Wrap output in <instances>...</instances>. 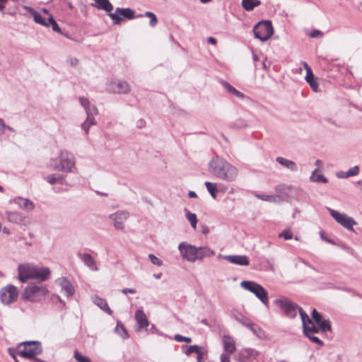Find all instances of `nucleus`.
Instances as JSON below:
<instances>
[{
    "label": "nucleus",
    "mask_w": 362,
    "mask_h": 362,
    "mask_svg": "<svg viewBox=\"0 0 362 362\" xmlns=\"http://www.w3.org/2000/svg\"><path fill=\"white\" fill-rule=\"evenodd\" d=\"M312 318L317 324L322 317V315L315 309H313L312 312Z\"/></svg>",
    "instance_id": "52"
},
{
    "label": "nucleus",
    "mask_w": 362,
    "mask_h": 362,
    "mask_svg": "<svg viewBox=\"0 0 362 362\" xmlns=\"http://www.w3.org/2000/svg\"><path fill=\"white\" fill-rule=\"evenodd\" d=\"M148 258L151 260V263L155 265L161 266L163 264V262L153 254H149Z\"/></svg>",
    "instance_id": "49"
},
{
    "label": "nucleus",
    "mask_w": 362,
    "mask_h": 362,
    "mask_svg": "<svg viewBox=\"0 0 362 362\" xmlns=\"http://www.w3.org/2000/svg\"><path fill=\"white\" fill-rule=\"evenodd\" d=\"M255 196L262 200L269 202L276 203L282 200L281 195H267L264 194H255Z\"/></svg>",
    "instance_id": "30"
},
{
    "label": "nucleus",
    "mask_w": 362,
    "mask_h": 362,
    "mask_svg": "<svg viewBox=\"0 0 362 362\" xmlns=\"http://www.w3.org/2000/svg\"><path fill=\"white\" fill-rule=\"evenodd\" d=\"M209 171L216 177L226 182L235 180L238 170L225 159L216 156L209 163Z\"/></svg>",
    "instance_id": "1"
},
{
    "label": "nucleus",
    "mask_w": 362,
    "mask_h": 362,
    "mask_svg": "<svg viewBox=\"0 0 362 362\" xmlns=\"http://www.w3.org/2000/svg\"><path fill=\"white\" fill-rule=\"evenodd\" d=\"M178 250L182 256L191 262H194L197 259H202L205 257H211L214 255V251L207 247H197L185 242L179 244Z\"/></svg>",
    "instance_id": "2"
},
{
    "label": "nucleus",
    "mask_w": 362,
    "mask_h": 362,
    "mask_svg": "<svg viewBox=\"0 0 362 362\" xmlns=\"http://www.w3.org/2000/svg\"><path fill=\"white\" fill-rule=\"evenodd\" d=\"M223 348L228 354H231L235 351V341L230 337L226 335L223 337Z\"/></svg>",
    "instance_id": "26"
},
{
    "label": "nucleus",
    "mask_w": 362,
    "mask_h": 362,
    "mask_svg": "<svg viewBox=\"0 0 362 362\" xmlns=\"http://www.w3.org/2000/svg\"><path fill=\"white\" fill-rule=\"evenodd\" d=\"M223 259L226 261L239 266H248L250 260L246 255H224Z\"/></svg>",
    "instance_id": "17"
},
{
    "label": "nucleus",
    "mask_w": 362,
    "mask_h": 362,
    "mask_svg": "<svg viewBox=\"0 0 362 362\" xmlns=\"http://www.w3.org/2000/svg\"><path fill=\"white\" fill-rule=\"evenodd\" d=\"M201 349V347L198 345H190L187 346L185 345L182 347V351L185 353L187 356L190 355L192 353H198L199 351Z\"/></svg>",
    "instance_id": "38"
},
{
    "label": "nucleus",
    "mask_w": 362,
    "mask_h": 362,
    "mask_svg": "<svg viewBox=\"0 0 362 362\" xmlns=\"http://www.w3.org/2000/svg\"><path fill=\"white\" fill-rule=\"evenodd\" d=\"M292 189H293V187L291 186H287L285 185H279L275 187L276 192H277L279 194H284V195H287L288 192L291 191ZM293 189L296 190L297 189L293 188Z\"/></svg>",
    "instance_id": "43"
},
{
    "label": "nucleus",
    "mask_w": 362,
    "mask_h": 362,
    "mask_svg": "<svg viewBox=\"0 0 362 362\" xmlns=\"http://www.w3.org/2000/svg\"><path fill=\"white\" fill-rule=\"evenodd\" d=\"M78 257L81 260L93 271H98V267L94 258L88 253H78Z\"/></svg>",
    "instance_id": "23"
},
{
    "label": "nucleus",
    "mask_w": 362,
    "mask_h": 362,
    "mask_svg": "<svg viewBox=\"0 0 362 362\" xmlns=\"http://www.w3.org/2000/svg\"><path fill=\"white\" fill-rule=\"evenodd\" d=\"M242 325L250 329L254 324L249 319L246 318Z\"/></svg>",
    "instance_id": "61"
},
{
    "label": "nucleus",
    "mask_w": 362,
    "mask_h": 362,
    "mask_svg": "<svg viewBox=\"0 0 362 362\" xmlns=\"http://www.w3.org/2000/svg\"><path fill=\"white\" fill-rule=\"evenodd\" d=\"M59 158L60 163L59 165H54L53 169L60 170L65 173L71 172L75 165V157L74 154L66 151H62Z\"/></svg>",
    "instance_id": "7"
},
{
    "label": "nucleus",
    "mask_w": 362,
    "mask_h": 362,
    "mask_svg": "<svg viewBox=\"0 0 362 362\" xmlns=\"http://www.w3.org/2000/svg\"><path fill=\"white\" fill-rule=\"evenodd\" d=\"M231 315L232 316L237 320L239 322H240L241 324L243 323V322H244L247 317H245V316L243 315L242 313H240V312H238V310H233L231 311Z\"/></svg>",
    "instance_id": "46"
},
{
    "label": "nucleus",
    "mask_w": 362,
    "mask_h": 362,
    "mask_svg": "<svg viewBox=\"0 0 362 362\" xmlns=\"http://www.w3.org/2000/svg\"><path fill=\"white\" fill-rule=\"evenodd\" d=\"M320 35H321V32L320 30H314L310 33V36L311 37H317Z\"/></svg>",
    "instance_id": "64"
},
{
    "label": "nucleus",
    "mask_w": 362,
    "mask_h": 362,
    "mask_svg": "<svg viewBox=\"0 0 362 362\" xmlns=\"http://www.w3.org/2000/svg\"><path fill=\"white\" fill-rule=\"evenodd\" d=\"M74 358L77 362H91L88 357L82 355L78 350L74 351Z\"/></svg>",
    "instance_id": "45"
},
{
    "label": "nucleus",
    "mask_w": 362,
    "mask_h": 362,
    "mask_svg": "<svg viewBox=\"0 0 362 362\" xmlns=\"http://www.w3.org/2000/svg\"><path fill=\"white\" fill-rule=\"evenodd\" d=\"M320 238L322 240H324L325 241H326V242H327V243H329L330 244H332V245L335 244L334 242L332 239H330V238H327V237H326L325 235V233H324L323 230H320Z\"/></svg>",
    "instance_id": "56"
},
{
    "label": "nucleus",
    "mask_w": 362,
    "mask_h": 362,
    "mask_svg": "<svg viewBox=\"0 0 362 362\" xmlns=\"http://www.w3.org/2000/svg\"><path fill=\"white\" fill-rule=\"evenodd\" d=\"M359 172L360 168L358 165H355L346 171L349 177L358 175Z\"/></svg>",
    "instance_id": "48"
},
{
    "label": "nucleus",
    "mask_w": 362,
    "mask_h": 362,
    "mask_svg": "<svg viewBox=\"0 0 362 362\" xmlns=\"http://www.w3.org/2000/svg\"><path fill=\"white\" fill-rule=\"evenodd\" d=\"M208 192L211 195V197L215 199L216 197V194L218 192L217 187L215 183L206 181L204 183Z\"/></svg>",
    "instance_id": "40"
},
{
    "label": "nucleus",
    "mask_w": 362,
    "mask_h": 362,
    "mask_svg": "<svg viewBox=\"0 0 362 362\" xmlns=\"http://www.w3.org/2000/svg\"><path fill=\"white\" fill-rule=\"evenodd\" d=\"M121 291L124 294H127V293L134 294L136 293V290L134 288H123L121 290Z\"/></svg>",
    "instance_id": "59"
},
{
    "label": "nucleus",
    "mask_w": 362,
    "mask_h": 362,
    "mask_svg": "<svg viewBox=\"0 0 362 362\" xmlns=\"http://www.w3.org/2000/svg\"><path fill=\"white\" fill-rule=\"evenodd\" d=\"M276 160L278 163H279L281 166L286 168L292 172H296L298 170L297 164L291 160L286 159L284 157H276Z\"/></svg>",
    "instance_id": "24"
},
{
    "label": "nucleus",
    "mask_w": 362,
    "mask_h": 362,
    "mask_svg": "<svg viewBox=\"0 0 362 362\" xmlns=\"http://www.w3.org/2000/svg\"><path fill=\"white\" fill-rule=\"evenodd\" d=\"M318 169H315L313 171L312 175L310 177V180L311 182H323L327 183L328 182V180L322 174L317 175Z\"/></svg>",
    "instance_id": "36"
},
{
    "label": "nucleus",
    "mask_w": 362,
    "mask_h": 362,
    "mask_svg": "<svg viewBox=\"0 0 362 362\" xmlns=\"http://www.w3.org/2000/svg\"><path fill=\"white\" fill-rule=\"evenodd\" d=\"M158 23V19L155 14H153V17L150 18L149 25L151 27H155Z\"/></svg>",
    "instance_id": "57"
},
{
    "label": "nucleus",
    "mask_w": 362,
    "mask_h": 362,
    "mask_svg": "<svg viewBox=\"0 0 362 362\" xmlns=\"http://www.w3.org/2000/svg\"><path fill=\"white\" fill-rule=\"evenodd\" d=\"M310 341L318 344L319 346H322L324 344L323 341L317 337H315L314 334L305 335Z\"/></svg>",
    "instance_id": "51"
},
{
    "label": "nucleus",
    "mask_w": 362,
    "mask_h": 362,
    "mask_svg": "<svg viewBox=\"0 0 362 362\" xmlns=\"http://www.w3.org/2000/svg\"><path fill=\"white\" fill-rule=\"evenodd\" d=\"M304 66L306 70V76H305V80L307 83L310 85V88L314 90L315 92L318 91V83L315 78V76L313 73V71L311 68L308 65L306 62H304Z\"/></svg>",
    "instance_id": "20"
},
{
    "label": "nucleus",
    "mask_w": 362,
    "mask_h": 362,
    "mask_svg": "<svg viewBox=\"0 0 362 362\" xmlns=\"http://www.w3.org/2000/svg\"><path fill=\"white\" fill-rule=\"evenodd\" d=\"M153 14H154V13L151 11H146L144 13V14H140L137 17L146 16V17H148V18H151L153 17Z\"/></svg>",
    "instance_id": "62"
},
{
    "label": "nucleus",
    "mask_w": 362,
    "mask_h": 362,
    "mask_svg": "<svg viewBox=\"0 0 362 362\" xmlns=\"http://www.w3.org/2000/svg\"><path fill=\"white\" fill-rule=\"evenodd\" d=\"M95 115H87L86 120L81 124V128L85 132L86 134L89 132L90 127L97 124L96 120L94 117Z\"/></svg>",
    "instance_id": "29"
},
{
    "label": "nucleus",
    "mask_w": 362,
    "mask_h": 362,
    "mask_svg": "<svg viewBox=\"0 0 362 362\" xmlns=\"http://www.w3.org/2000/svg\"><path fill=\"white\" fill-rule=\"evenodd\" d=\"M240 286L244 289L250 291L258 298L261 302L268 307L269 299L267 291L260 284L251 281H243L240 283Z\"/></svg>",
    "instance_id": "4"
},
{
    "label": "nucleus",
    "mask_w": 362,
    "mask_h": 362,
    "mask_svg": "<svg viewBox=\"0 0 362 362\" xmlns=\"http://www.w3.org/2000/svg\"><path fill=\"white\" fill-rule=\"evenodd\" d=\"M51 274V271L48 267H39L35 266V272L33 275V279H37L40 281L47 280Z\"/></svg>",
    "instance_id": "18"
},
{
    "label": "nucleus",
    "mask_w": 362,
    "mask_h": 362,
    "mask_svg": "<svg viewBox=\"0 0 362 362\" xmlns=\"http://www.w3.org/2000/svg\"><path fill=\"white\" fill-rule=\"evenodd\" d=\"M48 293L47 288L39 284H29L22 292L21 297L24 300L35 302Z\"/></svg>",
    "instance_id": "3"
},
{
    "label": "nucleus",
    "mask_w": 362,
    "mask_h": 362,
    "mask_svg": "<svg viewBox=\"0 0 362 362\" xmlns=\"http://www.w3.org/2000/svg\"><path fill=\"white\" fill-rule=\"evenodd\" d=\"M230 96L235 97L240 100H244L246 98V95L243 93L238 90L237 89H235V90L233 92V93Z\"/></svg>",
    "instance_id": "53"
},
{
    "label": "nucleus",
    "mask_w": 362,
    "mask_h": 362,
    "mask_svg": "<svg viewBox=\"0 0 362 362\" xmlns=\"http://www.w3.org/2000/svg\"><path fill=\"white\" fill-rule=\"evenodd\" d=\"M274 303L280 307L285 316L290 318H294L296 316L297 310L300 308L286 298L276 299Z\"/></svg>",
    "instance_id": "9"
},
{
    "label": "nucleus",
    "mask_w": 362,
    "mask_h": 362,
    "mask_svg": "<svg viewBox=\"0 0 362 362\" xmlns=\"http://www.w3.org/2000/svg\"><path fill=\"white\" fill-rule=\"evenodd\" d=\"M130 216L129 213L125 210H119L110 214L108 218L112 222L116 230H122L125 228V223Z\"/></svg>",
    "instance_id": "11"
},
{
    "label": "nucleus",
    "mask_w": 362,
    "mask_h": 362,
    "mask_svg": "<svg viewBox=\"0 0 362 362\" xmlns=\"http://www.w3.org/2000/svg\"><path fill=\"white\" fill-rule=\"evenodd\" d=\"M174 339H175V341H180V342H181V341H185L187 343L192 342V338L187 337H184V336H182L180 334H175L174 336Z\"/></svg>",
    "instance_id": "50"
},
{
    "label": "nucleus",
    "mask_w": 362,
    "mask_h": 362,
    "mask_svg": "<svg viewBox=\"0 0 362 362\" xmlns=\"http://www.w3.org/2000/svg\"><path fill=\"white\" fill-rule=\"evenodd\" d=\"M106 90L112 93L127 94L130 92L131 87L127 81L114 79L107 83Z\"/></svg>",
    "instance_id": "10"
},
{
    "label": "nucleus",
    "mask_w": 362,
    "mask_h": 362,
    "mask_svg": "<svg viewBox=\"0 0 362 362\" xmlns=\"http://www.w3.org/2000/svg\"><path fill=\"white\" fill-rule=\"evenodd\" d=\"M96 4H92L93 6H95L99 9L104 10L107 12H110L113 9L112 4L109 0H94Z\"/></svg>",
    "instance_id": "28"
},
{
    "label": "nucleus",
    "mask_w": 362,
    "mask_h": 362,
    "mask_svg": "<svg viewBox=\"0 0 362 362\" xmlns=\"http://www.w3.org/2000/svg\"><path fill=\"white\" fill-rule=\"evenodd\" d=\"M109 16L113 20L115 24H119L124 18L134 19L135 18V12L129 8H117L115 13H110Z\"/></svg>",
    "instance_id": "13"
},
{
    "label": "nucleus",
    "mask_w": 362,
    "mask_h": 362,
    "mask_svg": "<svg viewBox=\"0 0 362 362\" xmlns=\"http://www.w3.org/2000/svg\"><path fill=\"white\" fill-rule=\"evenodd\" d=\"M94 303L98 305L101 310L106 312L109 315H112V311L108 306L107 301L100 297L95 296L93 298Z\"/></svg>",
    "instance_id": "27"
},
{
    "label": "nucleus",
    "mask_w": 362,
    "mask_h": 362,
    "mask_svg": "<svg viewBox=\"0 0 362 362\" xmlns=\"http://www.w3.org/2000/svg\"><path fill=\"white\" fill-rule=\"evenodd\" d=\"M42 11L47 16H48V22H49L48 23L49 24V26L50 25L52 26V30L54 32H57V33H62L61 28H59V26L58 25L57 23L55 21V20L52 17V16L49 13L47 9H42Z\"/></svg>",
    "instance_id": "35"
},
{
    "label": "nucleus",
    "mask_w": 362,
    "mask_h": 362,
    "mask_svg": "<svg viewBox=\"0 0 362 362\" xmlns=\"http://www.w3.org/2000/svg\"><path fill=\"white\" fill-rule=\"evenodd\" d=\"M247 123L243 120H238L235 123L233 124V127L238 129L243 128L247 127Z\"/></svg>",
    "instance_id": "54"
},
{
    "label": "nucleus",
    "mask_w": 362,
    "mask_h": 362,
    "mask_svg": "<svg viewBox=\"0 0 362 362\" xmlns=\"http://www.w3.org/2000/svg\"><path fill=\"white\" fill-rule=\"evenodd\" d=\"M261 354L252 349H243L239 353L240 362H251L252 360H259Z\"/></svg>",
    "instance_id": "15"
},
{
    "label": "nucleus",
    "mask_w": 362,
    "mask_h": 362,
    "mask_svg": "<svg viewBox=\"0 0 362 362\" xmlns=\"http://www.w3.org/2000/svg\"><path fill=\"white\" fill-rule=\"evenodd\" d=\"M255 335L259 337V333L262 332V329H260L259 327L255 325H253L251 328L250 329Z\"/></svg>",
    "instance_id": "55"
},
{
    "label": "nucleus",
    "mask_w": 362,
    "mask_h": 362,
    "mask_svg": "<svg viewBox=\"0 0 362 362\" xmlns=\"http://www.w3.org/2000/svg\"><path fill=\"white\" fill-rule=\"evenodd\" d=\"M253 32L256 38L266 41L273 35L274 30L271 22L262 21L254 27Z\"/></svg>",
    "instance_id": "8"
},
{
    "label": "nucleus",
    "mask_w": 362,
    "mask_h": 362,
    "mask_svg": "<svg viewBox=\"0 0 362 362\" xmlns=\"http://www.w3.org/2000/svg\"><path fill=\"white\" fill-rule=\"evenodd\" d=\"M57 282L60 286L62 291L64 293L66 296L70 297L74 294V287L67 278L61 277L57 279Z\"/></svg>",
    "instance_id": "16"
},
{
    "label": "nucleus",
    "mask_w": 362,
    "mask_h": 362,
    "mask_svg": "<svg viewBox=\"0 0 362 362\" xmlns=\"http://www.w3.org/2000/svg\"><path fill=\"white\" fill-rule=\"evenodd\" d=\"M303 332L305 335L314 334L319 332V328L315 327L312 322V324L305 325L303 327Z\"/></svg>",
    "instance_id": "39"
},
{
    "label": "nucleus",
    "mask_w": 362,
    "mask_h": 362,
    "mask_svg": "<svg viewBox=\"0 0 362 362\" xmlns=\"http://www.w3.org/2000/svg\"><path fill=\"white\" fill-rule=\"evenodd\" d=\"M220 83L225 88V90L227 91V93L229 95H231L236 89L232 85H230L228 82H227L224 80H221Z\"/></svg>",
    "instance_id": "44"
},
{
    "label": "nucleus",
    "mask_w": 362,
    "mask_h": 362,
    "mask_svg": "<svg viewBox=\"0 0 362 362\" xmlns=\"http://www.w3.org/2000/svg\"><path fill=\"white\" fill-rule=\"evenodd\" d=\"M46 180L50 185L63 184L65 178L63 175L59 174H52L47 176Z\"/></svg>",
    "instance_id": "31"
},
{
    "label": "nucleus",
    "mask_w": 362,
    "mask_h": 362,
    "mask_svg": "<svg viewBox=\"0 0 362 362\" xmlns=\"http://www.w3.org/2000/svg\"><path fill=\"white\" fill-rule=\"evenodd\" d=\"M261 1L259 0H243L242 6L246 11H252L254 8L259 6Z\"/></svg>",
    "instance_id": "32"
},
{
    "label": "nucleus",
    "mask_w": 362,
    "mask_h": 362,
    "mask_svg": "<svg viewBox=\"0 0 362 362\" xmlns=\"http://www.w3.org/2000/svg\"><path fill=\"white\" fill-rule=\"evenodd\" d=\"M279 238H282L286 240H291L293 238V233L289 229L284 230L279 234Z\"/></svg>",
    "instance_id": "47"
},
{
    "label": "nucleus",
    "mask_w": 362,
    "mask_h": 362,
    "mask_svg": "<svg viewBox=\"0 0 362 362\" xmlns=\"http://www.w3.org/2000/svg\"><path fill=\"white\" fill-rule=\"evenodd\" d=\"M32 15L35 23L46 27H49L48 19L46 20V18L44 17L40 13L37 11H33Z\"/></svg>",
    "instance_id": "34"
},
{
    "label": "nucleus",
    "mask_w": 362,
    "mask_h": 362,
    "mask_svg": "<svg viewBox=\"0 0 362 362\" xmlns=\"http://www.w3.org/2000/svg\"><path fill=\"white\" fill-rule=\"evenodd\" d=\"M115 332L124 339L129 337L128 332L124 326L119 322L115 327Z\"/></svg>",
    "instance_id": "41"
},
{
    "label": "nucleus",
    "mask_w": 362,
    "mask_h": 362,
    "mask_svg": "<svg viewBox=\"0 0 362 362\" xmlns=\"http://www.w3.org/2000/svg\"><path fill=\"white\" fill-rule=\"evenodd\" d=\"M336 175L338 178H341V179L349 178L347 173L344 172V171H339V172L337 173Z\"/></svg>",
    "instance_id": "58"
},
{
    "label": "nucleus",
    "mask_w": 362,
    "mask_h": 362,
    "mask_svg": "<svg viewBox=\"0 0 362 362\" xmlns=\"http://www.w3.org/2000/svg\"><path fill=\"white\" fill-rule=\"evenodd\" d=\"M21 346H23V349L19 351V354L26 358H33L42 351L41 343L38 341H23L19 344Z\"/></svg>",
    "instance_id": "6"
},
{
    "label": "nucleus",
    "mask_w": 362,
    "mask_h": 362,
    "mask_svg": "<svg viewBox=\"0 0 362 362\" xmlns=\"http://www.w3.org/2000/svg\"><path fill=\"white\" fill-rule=\"evenodd\" d=\"M11 202L26 211H31L35 209V204L29 199L18 197L14 198Z\"/></svg>",
    "instance_id": "19"
},
{
    "label": "nucleus",
    "mask_w": 362,
    "mask_h": 362,
    "mask_svg": "<svg viewBox=\"0 0 362 362\" xmlns=\"http://www.w3.org/2000/svg\"><path fill=\"white\" fill-rule=\"evenodd\" d=\"M298 312L302 320L303 328L305 327V325H307L308 323L312 324V320L309 317L307 313L302 309V308H298Z\"/></svg>",
    "instance_id": "42"
},
{
    "label": "nucleus",
    "mask_w": 362,
    "mask_h": 362,
    "mask_svg": "<svg viewBox=\"0 0 362 362\" xmlns=\"http://www.w3.org/2000/svg\"><path fill=\"white\" fill-rule=\"evenodd\" d=\"M221 362H230V357L227 354H222L221 356Z\"/></svg>",
    "instance_id": "60"
},
{
    "label": "nucleus",
    "mask_w": 362,
    "mask_h": 362,
    "mask_svg": "<svg viewBox=\"0 0 362 362\" xmlns=\"http://www.w3.org/2000/svg\"><path fill=\"white\" fill-rule=\"evenodd\" d=\"M79 102L81 105L85 109L86 115H97L98 110L95 105H91L89 100L85 97H80Z\"/></svg>",
    "instance_id": "22"
},
{
    "label": "nucleus",
    "mask_w": 362,
    "mask_h": 362,
    "mask_svg": "<svg viewBox=\"0 0 362 362\" xmlns=\"http://www.w3.org/2000/svg\"><path fill=\"white\" fill-rule=\"evenodd\" d=\"M135 320L139 329H146L149 325V322L146 315L141 309H138L135 313Z\"/></svg>",
    "instance_id": "21"
},
{
    "label": "nucleus",
    "mask_w": 362,
    "mask_h": 362,
    "mask_svg": "<svg viewBox=\"0 0 362 362\" xmlns=\"http://www.w3.org/2000/svg\"><path fill=\"white\" fill-rule=\"evenodd\" d=\"M320 330L323 332L331 330V323L329 319H321L319 322L317 323Z\"/></svg>",
    "instance_id": "37"
},
{
    "label": "nucleus",
    "mask_w": 362,
    "mask_h": 362,
    "mask_svg": "<svg viewBox=\"0 0 362 362\" xmlns=\"http://www.w3.org/2000/svg\"><path fill=\"white\" fill-rule=\"evenodd\" d=\"M18 290L13 285H7L0 290V300L2 303L9 305L16 300Z\"/></svg>",
    "instance_id": "12"
},
{
    "label": "nucleus",
    "mask_w": 362,
    "mask_h": 362,
    "mask_svg": "<svg viewBox=\"0 0 362 362\" xmlns=\"http://www.w3.org/2000/svg\"><path fill=\"white\" fill-rule=\"evenodd\" d=\"M35 265L32 263L20 264L18 266V279L25 283L29 279H33Z\"/></svg>",
    "instance_id": "14"
},
{
    "label": "nucleus",
    "mask_w": 362,
    "mask_h": 362,
    "mask_svg": "<svg viewBox=\"0 0 362 362\" xmlns=\"http://www.w3.org/2000/svg\"><path fill=\"white\" fill-rule=\"evenodd\" d=\"M330 216L334 221L349 231H354V226L357 224L356 221L351 216H347L344 213H340L329 207L326 208Z\"/></svg>",
    "instance_id": "5"
},
{
    "label": "nucleus",
    "mask_w": 362,
    "mask_h": 362,
    "mask_svg": "<svg viewBox=\"0 0 362 362\" xmlns=\"http://www.w3.org/2000/svg\"><path fill=\"white\" fill-rule=\"evenodd\" d=\"M197 362H204L202 361L203 352L201 351V349L199 351L198 353H197Z\"/></svg>",
    "instance_id": "63"
},
{
    "label": "nucleus",
    "mask_w": 362,
    "mask_h": 362,
    "mask_svg": "<svg viewBox=\"0 0 362 362\" xmlns=\"http://www.w3.org/2000/svg\"><path fill=\"white\" fill-rule=\"evenodd\" d=\"M6 218L8 221L16 224H21L23 222L24 218L20 212L17 211H6Z\"/></svg>",
    "instance_id": "25"
},
{
    "label": "nucleus",
    "mask_w": 362,
    "mask_h": 362,
    "mask_svg": "<svg viewBox=\"0 0 362 362\" xmlns=\"http://www.w3.org/2000/svg\"><path fill=\"white\" fill-rule=\"evenodd\" d=\"M185 217L188 220V221L190 223L191 226L196 229L197 224V215L194 213H192L189 211L187 208L184 209Z\"/></svg>",
    "instance_id": "33"
}]
</instances>
